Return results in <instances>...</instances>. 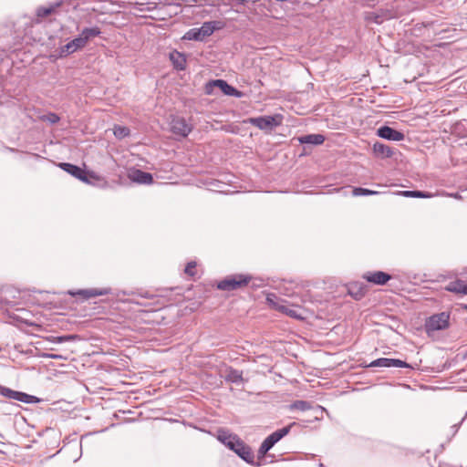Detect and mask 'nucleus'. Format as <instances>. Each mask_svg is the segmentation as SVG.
Returning <instances> with one entry per match:
<instances>
[{"label": "nucleus", "instance_id": "f03ea898", "mask_svg": "<svg viewBox=\"0 0 467 467\" xmlns=\"http://www.w3.org/2000/svg\"><path fill=\"white\" fill-rule=\"evenodd\" d=\"M251 280L252 276L250 275H231L218 282L217 288L222 291H234L246 287Z\"/></svg>", "mask_w": 467, "mask_h": 467}, {"label": "nucleus", "instance_id": "cd10ccee", "mask_svg": "<svg viewBox=\"0 0 467 467\" xmlns=\"http://www.w3.org/2000/svg\"><path fill=\"white\" fill-rule=\"evenodd\" d=\"M16 397L17 398L16 399V400L21 401V402H24L26 404L36 403L38 401V399L36 397L24 393V392H20V391L17 392Z\"/></svg>", "mask_w": 467, "mask_h": 467}, {"label": "nucleus", "instance_id": "20e7f679", "mask_svg": "<svg viewBox=\"0 0 467 467\" xmlns=\"http://www.w3.org/2000/svg\"><path fill=\"white\" fill-rule=\"evenodd\" d=\"M295 425H296V422H292L289 425H287L282 429L276 430L275 431L271 433L269 436H267L262 442V444L258 450V453L263 456L265 455L268 452V451L271 450L275 443H277L281 439H283L285 436H286L290 432L291 428Z\"/></svg>", "mask_w": 467, "mask_h": 467}, {"label": "nucleus", "instance_id": "2eb2a0df", "mask_svg": "<svg viewBox=\"0 0 467 467\" xmlns=\"http://www.w3.org/2000/svg\"><path fill=\"white\" fill-rule=\"evenodd\" d=\"M235 450H234V451L245 462H252L254 460V454L251 448L244 444L241 439L239 441H235Z\"/></svg>", "mask_w": 467, "mask_h": 467}, {"label": "nucleus", "instance_id": "f8f14e48", "mask_svg": "<svg viewBox=\"0 0 467 467\" xmlns=\"http://www.w3.org/2000/svg\"><path fill=\"white\" fill-rule=\"evenodd\" d=\"M363 278L369 283L382 285L391 279V275L382 271H376L366 273Z\"/></svg>", "mask_w": 467, "mask_h": 467}, {"label": "nucleus", "instance_id": "c756f323", "mask_svg": "<svg viewBox=\"0 0 467 467\" xmlns=\"http://www.w3.org/2000/svg\"><path fill=\"white\" fill-rule=\"evenodd\" d=\"M379 193V192L372 191V190H368V189L361 188V187H356L352 191L353 196L377 195Z\"/></svg>", "mask_w": 467, "mask_h": 467}, {"label": "nucleus", "instance_id": "6e6552de", "mask_svg": "<svg viewBox=\"0 0 467 467\" xmlns=\"http://www.w3.org/2000/svg\"><path fill=\"white\" fill-rule=\"evenodd\" d=\"M168 4V0H141L131 3V5L136 11L149 12L157 9L159 5H166Z\"/></svg>", "mask_w": 467, "mask_h": 467}, {"label": "nucleus", "instance_id": "c85d7f7f", "mask_svg": "<svg viewBox=\"0 0 467 467\" xmlns=\"http://www.w3.org/2000/svg\"><path fill=\"white\" fill-rule=\"evenodd\" d=\"M183 39L202 41L199 28H192L185 33Z\"/></svg>", "mask_w": 467, "mask_h": 467}, {"label": "nucleus", "instance_id": "a211bd4d", "mask_svg": "<svg viewBox=\"0 0 467 467\" xmlns=\"http://www.w3.org/2000/svg\"><path fill=\"white\" fill-rule=\"evenodd\" d=\"M212 85L218 87L225 95L228 96H240V92L233 86L229 85L225 80L216 79L212 82Z\"/></svg>", "mask_w": 467, "mask_h": 467}, {"label": "nucleus", "instance_id": "7ed1b4c3", "mask_svg": "<svg viewBox=\"0 0 467 467\" xmlns=\"http://www.w3.org/2000/svg\"><path fill=\"white\" fill-rule=\"evenodd\" d=\"M295 425H296V422H292L289 425H287L282 429L276 430L275 431L271 433L269 436H267L262 442V444L258 450V453L263 456L265 455L268 452V451L271 450L275 443H277L281 439H283L285 436H286L290 432L291 428Z\"/></svg>", "mask_w": 467, "mask_h": 467}, {"label": "nucleus", "instance_id": "f257e3e1", "mask_svg": "<svg viewBox=\"0 0 467 467\" xmlns=\"http://www.w3.org/2000/svg\"><path fill=\"white\" fill-rule=\"evenodd\" d=\"M101 34L98 26L84 28L79 36L60 48V56H67L83 48L89 39L99 36Z\"/></svg>", "mask_w": 467, "mask_h": 467}, {"label": "nucleus", "instance_id": "412c9836", "mask_svg": "<svg viewBox=\"0 0 467 467\" xmlns=\"http://www.w3.org/2000/svg\"><path fill=\"white\" fill-rule=\"evenodd\" d=\"M225 380L232 383H239L243 381V373L237 369L230 368L225 376Z\"/></svg>", "mask_w": 467, "mask_h": 467}, {"label": "nucleus", "instance_id": "58836bf2", "mask_svg": "<svg viewBox=\"0 0 467 467\" xmlns=\"http://www.w3.org/2000/svg\"><path fill=\"white\" fill-rule=\"evenodd\" d=\"M140 296L142 297H145V298H153L154 297L153 295H150L148 292H146L145 294H140Z\"/></svg>", "mask_w": 467, "mask_h": 467}, {"label": "nucleus", "instance_id": "f3484780", "mask_svg": "<svg viewBox=\"0 0 467 467\" xmlns=\"http://www.w3.org/2000/svg\"><path fill=\"white\" fill-rule=\"evenodd\" d=\"M222 27V23L220 21H210L204 22L201 27H199L201 36L202 40L210 36L215 30L220 29Z\"/></svg>", "mask_w": 467, "mask_h": 467}, {"label": "nucleus", "instance_id": "7c9ffc66", "mask_svg": "<svg viewBox=\"0 0 467 467\" xmlns=\"http://www.w3.org/2000/svg\"><path fill=\"white\" fill-rule=\"evenodd\" d=\"M113 133L116 138L123 139L130 135V130L127 127L123 126H115L113 130Z\"/></svg>", "mask_w": 467, "mask_h": 467}, {"label": "nucleus", "instance_id": "4c0bfd02", "mask_svg": "<svg viewBox=\"0 0 467 467\" xmlns=\"http://www.w3.org/2000/svg\"><path fill=\"white\" fill-rule=\"evenodd\" d=\"M43 357L45 358H53V359H61L62 358V356L61 355H57V354H44Z\"/></svg>", "mask_w": 467, "mask_h": 467}, {"label": "nucleus", "instance_id": "473e14b6", "mask_svg": "<svg viewBox=\"0 0 467 467\" xmlns=\"http://www.w3.org/2000/svg\"><path fill=\"white\" fill-rule=\"evenodd\" d=\"M17 392L16 390H13L9 388H6V387H4V386H1L0 385V395L5 397V398H8V399H11V400H15L17 398Z\"/></svg>", "mask_w": 467, "mask_h": 467}, {"label": "nucleus", "instance_id": "aec40b11", "mask_svg": "<svg viewBox=\"0 0 467 467\" xmlns=\"http://www.w3.org/2000/svg\"><path fill=\"white\" fill-rule=\"evenodd\" d=\"M373 151L379 158H389L393 155L391 148L380 142H376L373 145Z\"/></svg>", "mask_w": 467, "mask_h": 467}, {"label": "nucleus", "instance_id": "a19ab883", "mask_svg": "<svg viewBox=\"0 0 467 467\" xmlns=\"http://www.w3.org/2000/svg\"><path fill=\"white\" fill-rule=\"evenodd\" d=\"M462 309L467 311V304L462 305Z\"/></svg>", "mask_w": 467, "mask_h": 467}, {"label": "nucleus", "instance_id": "423d86ee", "mask_svg": "<svg viewBox=\"0 0 467 467\" xmlns=\"http://www.w3.org/2000/svg\"><path fill=\"white\" fill-rule=\"evenodd\" d=\"M248 122L262 130H271L280 125L281 119L276 116H263L249 119Z\"/></svg>", "mask_w": 467, "mask_h": 467}, {"label": "nucleus", "instance_id": "79ce46f5", "mask_svg": "<svg viewBox=\"0 0 467 467\" xmlns=\"http://www.w3.org/2000/svg\"><path fill=\"white\" fill-rule=\"evenodd\" d=\"M375 22H376V23H380V22H381V20H379V17L377 16V17H376V19H375Z\"/></svg>", "mask_w": 467, "mask_h": 467}, {"label": "nucleus", "instance_id": "72a5a7b5", "mask_svg": "<svg viewBox=\"0 0 467 467\" xmlns=\"http://www.w3.org/2000/svg\"><path fill=\"white\" fill-rule=\"evenodd\" d=\"M40 119L43 120V121H47L51 124H56L57 123L59 120H60V118L57 114L56 113H53V112H49L46 115H43L40 117Z\"/></svg>", "mask_w": 467, "mask_h": 467}, {"label": "nucleus", "instance_id": "6ab92c4d", "mask_svg": "<svg viewBox=\"0 0 467 467\" xmlns=\"http://www.w3.org/2000/svg\"><path fill=\"white\" fill-rule=\"evenodd\" d=\"M297 140L301 144L321 145L325 141V137L322 134H307L298 137Z\"/></svg>", "mask_w": 467, "mask_h": 467}, {"label": "nucleus", "instance_id": "4be33fe9", "mask_svg": "<svg viewBox=\"0 0 467 467\" xmlns=\"http://www.w3.org/2000/svg\"><path fill=\"white\" fill-rule=\"evenodd\" d=\"M279 311L291 317H295V318H298V319L303 318L301 314L299 313V308L285 305V302L283 303Z\"/></svg>", "mask_w": 467, "mask_h": 467}, {"label": "nucleus", "instance_id": "37998d69", "mask_svg": "<svg viewBox=\"0 0 467 467\" xmlns=\"http://www.w3.org/2000/svg\"><path fill=\"white\" fill-rule=\"evenodd\" d=\"M361 296H362V294H360L359 296H358V295H357V296H355V298H356V299H359Z\"/></svg>", "mask_w": 467, "mask_h": 467}, {"label": "nucleus", "instance_id": "4468645a", "mask_svg": "<svg viewBox=\"0 0 467 467\" xmlns=\"http://www.w3.org/2000/svg\"><path fill=\"white\" fill-rule=\"evenodd\" d=\"M129 178L140 184H150L153 181L152 175L141 170H133L129 173Z\"/></svg>", "mask_w": 467, "mask_h": 467}, {"label": "nucleus", "instance_id": "b1692460", "mask_svg": "<svg viewBox=\"0 0 467 467\" xmlns=\"http://www.w3.org/2000/svg\"><path fill=\"white\" fill-rule=\"evenodd\" d=\"M266 302L272 308L279 311L285 301L280 299L275 293H269L266 296Z\"/></svg>", "mask_w": 467, "mask_h": 467}, {"label": "nucleus", "instance_id": "5701e85b", "mask_svg": "<svg viewBox=\"0 0 467 467\" xmlns=\"http://www.w3.org/2000/svg\"><path fill=\"white\" fill-rule=\"evenodd\" d=\"M59 5H60L59 3H56V4L50 5L48 6H41L39 8H37L36 16H37V17H40V18L46 17V16L53 14Z\"/></svg>", "mask_w": 467, "mask_h": 467}, {"label": "nucleus", "instance_id": "0eeeda50", "mask_svg": "<svg viewBox=\"0 0 467 467\" xmlns=\"http://www.w3.org/2000/svg\"><path fill=\"white\" fill-rule=\"evenodd\" d=\"M192 127L184 118L174 117L171 121V130L173 134L186 137L192 131Z\"/></svg>", "mask_w": 467, "mask_h": 467}, {"label": "nucleus", "instance_id": "1a4fd4ad", "mask_svg": "<svg viewBox=\"0 0 467 467\" xmlns=\"http://www.w3.org/2000/svg\"><path fill=\"white\" fill-rule=\"evenodd\" d=\"M111 293L110 288H88V289H78L76 291H68V295L72 296H80L84 299H89L92 297L106 296Z\"/></svg>", "mask_w": 467, "mask_h": 467}, {"label": "nucleus", "instance_id": "e433bc0d", "mask_svg": "<svg viewBox=\"0 0 467 467\" xmlns=\"http://www.w3.org/2000/svg\"><path fill=\"white\" fill-rule=\"evenodd\" d=\"M73 337L72 336H63V337H57V342L58 343H62V342H66L69 339H72Z\"/></svg>", "mask_w": 467, "mask_h": 467}, {"label": "nucleus", "instance_id": "a878e982", "mask_svg": "<svg viewBox=\"0 0 467 467\" xmlns=\"http://www.w3.org/2000/svg\"><path fill=\"white\" fill-rule=\"evenodd\" d=\"M446 290L453 293L462 294V290H464V281L462 280H455L449 283L446 286Z\"/></svg>", "mask_w": 467, "mask_h": 467}, {"label": "nucleus", "instance_id": "ddd939ff", "mask_svg": "<svg viewBox=\"0 0 467 467\" xmlns=\"http://www.w3.org/2000/svg\"><path fill=\"white\" fill-rule=\"evenodd\" d=\"M59 167L63 171L74 176L75 178L82 182H88V178L85 174V171L80 167L67 162L59 163Z\"/></svg>", "mask_w": 467, "mask_h": 467}, {"label": "nucleus", "instance_id": "9d476101", "mask_svg": "<svg viewBox=\"0 0 467 467\" xmlns=\"http://www.w3.org/2000/svg\"><path fill=\"white\" fill-rule=\"evenodd\" d=\"M368 367H382V368H411V366L406 363L403 360L398 358H380L376 360H373Z\"/></svg>", "mask_w": 467, "mask_h": 467}, {"label": "nucleus", "instance_id": "dca6fc26", "mask_svg": "<svg viewBox=\"0 0 467 467\" xmlns=\"http://www.w3.org/2000/svg\"><path fill=\"white\" fill-rule=\"evenodd\" d=\"M170 60L177 70H184L186 67V57L183 53L173 50L169 55Z\"/></svg>", "mask_w": 467, "mask_h": 467}, {"label": "nucleus", "instance_id": "c9c22d12", "mask_svg": "<svg viewBox=\"0 0 467 467\" xmlns=\"http://www.w3.org/2000/svg\"><path fill=\"white\" fill-rule=\"evenodd\" d=\"M240 438L237 435H234V440H230V442L226 444V447H228L230 450L234 451L235 450V441H239Z\"/></svg>", "mask_w": 467, "mask_h": 467}, {"label": "nucleus", "instance_id": "f704fd0d", "mask_svg": "<svg viewBox=\"0 0 467 467\" xmlns=\"http://www.w3.org/2000/svg\"><path fill=\"white\" fill-rule=\"evenodd\" d=\"M196 267V263L192 261V262H189L184 269V272L185 274L191 275V276H194L195 275V269Z\"/></svg>", "mask_w": 467, "mask_h": 467}, {"label": "nucleus", "instance_id": "39448f33", "mask_svg": "<svg viewBox=\"0 0 467 467\" xmlns=\"http://www.w3.org/2000/svg\"><path fill=\"white\" fill-rule=\"evenodd\" d=\"M450 314L441 312L431 316L425 323L427 332H433L445 329L449 327Z\"/></svg>", "mask_w": 467, "mask_h": 467}, {"label": "nucleus", "instance_id": "393cba45", "mask_svg": "<svg viewBox=\"0 0 467 467\" xmlns=\"http://www.w3.org/2000/svg\"><path fill=\"white\" fill-rule=\"evenodd\" d=\"M234 435L231 432H229L226 430L219 429L217 431V439L220 441L223 444L226 446L230 442V440H234Z\"/></svg>", "mask_w": 467, "mask_h": 467}, {"label": "nucleus", "instance_id": "2f4dec72", "mask_svg": "<svg viewBox=\"0 0 467 467\" xmlns=\"http://www.w3.org/2000/svg\"><path fill=\"white\" fill-rule=\"evenodd\" d=\"M291 410H307L311 408V405L308 401L305 400H296L290 405Z\"/></svg>", "mask_w": 467, "mask_h": 467}, {"label": "nucleus", "instance_id": "9b49d317", "mask_svg": "<svg viewBox=\"0 0 467 467\" xmlns=\"http://www.w3.org/2000/svg\"><path fill=\"white\" fill-rule=\"evenodd\" d=\"M377 135L380 138L393 141H400L404 139V134L402 132L389 126H382L378 129Z\"/></svg>", "mask_w": 467, "mask_h": 467}, {"label": "nucleus", "instance_id": "bb28decb", "mask_svg": "<svg viewBox=\"0 0 467 467\" xmlns=\"http://www.w3.org/2000/svg\"><path fill=\"white\" fill-rule=\"evenodd\" d=\"M399 195H402L405 197H414V198H429L431 194L428 192H420V191H402L398 192Z\"/></svg>", "mask_w": 467, "mask_h": 467}, {"label": "nucleus", "instance_id": "ea45409f", "mask_svg": "<svg viewBox=\"0 0 467 467\" xmlns=\"http://www.w3.org/2000/svg\"><path fill=\"white\" fill-rule=\"evenodd\" d=\"M463 295H467V283L464 282V290H462Z\"/></svg>", "mask_w": 467, "mask_h": 467}]
</instances>
